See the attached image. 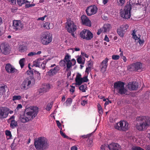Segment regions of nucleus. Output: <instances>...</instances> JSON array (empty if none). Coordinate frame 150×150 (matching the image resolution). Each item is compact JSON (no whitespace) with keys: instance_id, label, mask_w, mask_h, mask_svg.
I'll use <instances>...</instances> for the list:
<instances>
[{"instance_id":"nucleus-1","label":"nucleus","mask_w":150,"mask_h":150,"mask_svg":"<svg viewBox=\"0 0 150 150\" xmlns=\"http://www.w3.org/2000/svg\"><path fill=\"white\" fill-rule=\"evenodd\" d=\"M37 107L30 106L26 108L24 115L21 116V121L23 123L28 122L35 118L37 115L38 111Z\"/></svg>"},{"instance_id":"nucleus-2","label":"nucleus","mask_w":150,"mask_h":150,"mask_svg":"<svg viewBox=\"0 0 150 150\" xmlns=\"http://www.w3.org/2000/svg\"><path fill=\"white\" fill-rule=\"evenodd\" d=\"M137 122L136 128L139 131H143L150 125V118L144 116H140L136 118Z\"/></svg>"},{"instance_id":"nucleus-3","label":"nucleus","mask_w":150,"mask_h":150,"mask_svg":"<svg viewBox=\"0 0 150 150\" xmlns=\"http://www.w3.org/2000/svg\"><path fill=\"white\" fill-rule=\"evenodd\" d=\"M34 146L37 150H46L49 146L48 142L44 137H40L35 140Z\"/></svg>"},{"instance_id":"nucleus-4","label":"nucleus","mask_w":150,"mask_h":150,"mask_svg":"<svg viewBox=\"0 0 150 150\" xmlns=\"http://www.w3.org/2000/svg\"><path fill=\"white\" fill-rule=\"evenodd\" d=\"M125 83L121 81L115 82L114 85L115 91L121 95L125 94L127 92V91L125 88Z\"/></svg>"},{"instance_id":"nucleus-5","label":"nucleus","mask_w":150,"mask_h":150,"mask_svg":"<svg viewBox=\"0 0 150 150\" xmlns=\"http://www.w3.org/2000/svg\"><path fill=\"white\" fill-rule=\"evenodd\" d=\"M131 6L130 4H127L123 9H121L120 13V16L126 19L130 18Z\"/></svg>"},{"instance_id":"nucleus-6","label":"nucleus","mask_w":150,"mask_h":150,"mask_svg":"<svg viewBox=\"0 0 150 150\" xmlns=\"http://www.w3.org/2000/svg\"><path fill=\"white\" fill-rule=\"evenodd\" d=\"M40 39L42 44L45 45H48L52 40L51 35L47 32L42 33L40 35Z\"/></svg>"},{"instance_id":"nucleus-7","label":"nucleus","mask_w":150,"mask_h":150,"mask_svg":"<svg viewBox=\"0 0 150 150\" xmlns=\"http://www.w3.org/2000/svg\"><path fill=\"white\" fill-rule=\"evenodd\" d=\"M129 124L125 121H121L119 123H116L114 126L115 128L118 130L122 131H126L129 128Z\"/></svg>"},{"instance_id":"nucleus-8","label":"nucleus","mask_w":150,"mask_h":150,"mask_svg":"<svg viewBox=\"0 0 150 150\" xmlns=\"http://www.w3.org/2000/svg\"><path fill=\"white\" fill-rule=\"evenodd\" d=\"M34 80L32 77L25 79L22 82L21 85V88L24 90H26L30 87L32 82H33Z\"/></svg>"},{"instance_id":"nucleus-9","label":"nucleus","mask_w":150,"mask_h":150,"mask_svg":"<svg viewBox=\"0 0 150 150\" xmlns=\"http://www.w3.org/2000/svg\"><path fill=\"white\" fill-rule=\"evenodd\" d=\"M142 67V64L140 62H137L133 63L128 66L127 69L129 71H138Z\"/></svg>"},{"instance_id":"nucleus-10","label":"nucleus","mask_w":150,"mask_h":150,"mask_svg":"<svg viewBox=\"0 0 150 150\" xmlns=\"http://www.w3.org/2000/svg\"><path fill=\"white\" fill-rule=\"evenodd\" d=\"M79 35L81 38L87 40H91L93 37L92 33L87 30H83L81 32Z\"/></svg>"},{"instance_id":"nucleus-11","label":"nucleus","mask_w":150,"mask_h":150,"mask_svg":"<svg viewBox=\"0 0 150 150\" xmlns=\"http://www.w3.org/2000/svg\"><path fill=\"white\" fill-rule=\"evenodd\" d=\"M12 26L15 31H19L23 29L24 25L20 20H14L13 21Z\"/></svg>"},{"instance_id":"nucleus-12","label":"nucleus","mask_w":150,"mask_h":150,"mask_svg":"<svg viewBox=\"0 0 150 150\" xmlns=\"http://www.w3.org/2000/svg\"><path fill=\"white\" fill-rule=\"evenodd\" d=\"M66 27L67 29V31L69 32H75L76 29V26L73 22L70 20H67Z\"/></svg>"},{"instance_id":"nucleus-13","label":"nucleus","mask_w":150,"mask_h":150,"mask_svg":"<svg viewBox=\"0 0 150 150\" xmlns=\"http://www.w3.org/2000/svg\"><path fill=\"white\" fill-rule=\"evenodd\" d=\"M0 50L1 52L5 55L9 54L11 51V48L8 44L3 43L1 45Z\"/></svg>"},{"instance_id":"nucleus-14","label":"nucleus","mask_w":150,"mask_h":150,"mask_svg":"<svg viewBox=\"0 0 150 150\" xmlns=\"http://www.w3.org/2000/svg\"><path fill=\"white\" fill-rule=\"evenodd\" d=\"M97 8L95 5L88 7L86 9V12L88 16H91L95 14L97 12Z\"/></svg>"},{"instance_id":"nucleus-15","label":"nucleus","mask_w":150,"mask_h":150,"mask_svg":"<svg viewBox=\"0 0 150 150\" xmlns=\"http://www.w3.org/2000/svg\"><path fill=\"white\" fill-rule=\"evenodd\" d=\"M129 27V26L127 24L121 25L117 30V33L120 36L123 37L125 33V30L128 28Z\"/></svg>"},{"instance_id":"nucleus-16","label":"nucleus","mask_w":150,"mask_h":150,"mask_svg":"<svg viewBox=\"0 0 150 150\" xmlns=\"http://www.w3.org/2000/svg\"><path fill=\"white\" fill-rule=\"evenodd\" d=\"M108 60V58H106L100 63L99 67L100 71L102 73H104L106 70Z\"/></svg>"},{"instance_id":"nucleus-17","label":"nucleus","mask_w":150,"mask_h":150,"mask_svg":"<svg viewBox=\"0 0 150 150\" xmlns=\"http://www.w3.org/2000/svg\"><path fill=\"white\" fill-rule=\"evenodd\" d=\"M81 20L82 24L89 27L91 26V21L86 15H83L81 16Z\"/></svg>"},{"instance_id":"nucleus-18","label":"nucleus","mask_w":150,"mask_h":150,"mask_svg":"<svg viewBox=\"0 0 150 150\" xmlns=\"http://www.w3.org/2000/svg\"><path fill=\"white\" fill-rule=\"evenodd\" d=\"M127 87L130 90H135L138 88L139 85L136 81L130 82L127 84Z\"/></svg>"},{"instance_id":"nucleus-19","label":"nucleus","mask_w":150,"mask_h":150,"mask_svg":"<svg viewBox=\"0 0 150 150\" xmlns=\"http://www.w3.org/2000/svg\"><path fill=\"white\" fill-rule=\"evenodd\" d=\"M5 69L6 71L9 73H13L14 72H16L18 71L17 69L9 63L6 64Z\"/></svg>"},{"instance_id":"nucleus-20","label":"nucleus","mask_w":150,"mask_h":150,"mask_svg":"<svg viewBox=\"0 0 150 150\" xmlns=\"http://www.w3.org/2000/svg\"><path fill=\"white\" fill-rule=\"evenodd\" d=\"M8 114V112L7 109L5 107H0V118H6Z\"/></svg>"},{"instance_id":"nucleus-21","label":"nucleus","mask_w":150,"mask_h":150,"mask_svg":"<svg viewBox=\"0 0 150 150\" xmlns=\"http://www.w3.org/2000/svg\"><path fill=\"white\" fill-rule=\"evenodd\" d=\"M108 146L110 150H120L121 149L120 145L116 143H111Z\"/></svg>"},{"instance_id":"nucleus-22","label":"nucleus","mask_w":150,"mask_h":150,"mask_svg":"<svg viewBox=\"0 0 150 150\" xmlns=\"http://www.w3.org/2000/svg\"><path fill=\"white\" fill-rule=\"evenodd\" d=\"M111 28V25L108 23L105 24L102 28V30L103 31V33L107 32H108Z\"/></svg>"},{"instance_id":"nucleus-23","label":"nucleus","mask_w":150,"mask_h":150,"mask_svg":"<svg viewBox=\"0 0 150 150\" xmlns=\"http://www.w3.org/2000/svg\"><path fill=\"white\" fill-rule=\"evenodd\" d=\"M42 60L41 59H38L34 61L33 62V64L31 66L33 67L35 66L36 67H40V65L42 62Z\"/></svg>"},{"instance_id":"nucleus-24","label":"nucleus","mask_w":150,"mask_h":150,"mask_svg":"<svg viewBox=\"0 0 150 150\" xmlns=\"http://www.w3.org/2000/svg\"><path fill=\"white\" fill-rule=\"evenodd\" d=\"M56 73V67L51 69L47 73V75L50 76L55 75Z\"/></svg>"},{"instance_id":"nucleus-25","label":"nucleus","mask_w":150,"mask_h":150,"mask_svg":"<svg viewBox=\"0 0 150 150\" xmlns=\"http://www.w3.org/2000/svg\"><path fill=\"white\" fill-rule=\"evenodd\" d=\"M6 86L4 85H0V98L5 92Z\"/></svg>"},{"instance_id":"nucleus-26","label":"nucleus","mask_w":150,"mask_h":150,"mask_svg":"<svg viewBox=\"0 0 150 150\" xmlns=\"http://www.w3.org/2000/svg\"><path fill=\"white\" fill-rule=\"evenodd\" d=\"M17 126V123L16 121L14 120H12L11 121L10 126L12 129L14 128Z\"/></svg>"},{"instance_id":"nucleus-27","label":"nucleus","mask_w":150,"mask_h":150,"mask_svg":"<svg viewBox=\"0 0 150 150\" xmlns=\"http://www.w3.org/2000/svg\"><path fill=\"white\" fill-rule=\"evenodd\" d=\"M17 2L18 5L21 6L23 4L26 3H30V2L27 0H17Z\"/></svg>"},{"instance_id":"nucleus-28","label":"nucleus","mask_w":150,"mask_h":150,"mask_svg":"<svg viewBox=\"0 0 150 150\" xmlns=\"http://www.w3.org/2000/svg\"><path fill=\"white\" fill-rule=\"evenodd\" d=\"M30 64H28V67L29 70V71L31 74H33V72H35V73H37L40 76V74L39 72L36 71L34 69H32L30 66Z\"/></svg>"},{"instance_id":"nucleus-29","label":"nucleus","mask_w":150,"mask_h":150,"mask_svg":"<svg viewBox=\"0 0 150 150\" xmlns=\"http://www.w3.org/2000/svg\"><path fill=\"white\" fill-rule=\"evenodd\" d=\"M25 61V59L24 58H23L20 59L19 61V64L22 69L23 68L24 66Z\"/></svg>"},{"instance_id":"nucleus-30","label":"nucleus","mask_w":150,"mask_h":150,"mask_svg":"<svg viewBox=\"0 0 150 150\" xmlns=\"http://www.w3.org/2000/svg\"><path fill=\"white\" fill-rule=\"evenodd\" d=\"M45 92H46L48 91L50 88V86L49 84H46L44 85V87L43 88Z\"/></svg>"},{"instance_id":"nucleus-31","label":"nucleus","mask_w":150,"mask_h":150,"mask_svg":"<svg viewBox=\"0 0 150 150\" xmlns=\"http://www.w3.org/2000/svg\"><path fill=\"white\" fill-rule=\"evenodd\" d=\"M19 50L21 52H24L27 50V47L23 45H20L19 47Z\"/></svg>"},{"instance_id":"nucleus-32","label":"nucleus","mask_w":150,"mask_h":150,"mask_svg":"<svg viewBox=\"0 0 150 150\" xmlns=\"http://www.w3.org/2000/svg\"><path fill=\"white\" fill-rule=\"evenodd\" d=\"M53 104V102H51L50 103H48L46 106V110L48 111H50L51 109Z\"/></svg>"},{"instance_id":"nucleus-33","label":"nucleus","mask_w":150,"mask_h":150,"mask_svg":"<svg viewBox=\"0 0 150 150\" xmlns=\"http://www.w3.org/2000/svg\"><path fill=\"white\" fill-rule=\"evenodd\" d=\"M98 112L100 115H102L103 113V109L100 104L98 105Z\"/></svg>"},{"instance_id":"nucleus-34","label":"nucleus","mask_w":150,"mask_h":150,"mask_svg":"<svg viewBox=\"0 0 150 150\" xmlns=\"http://www.w3.org/2000/svg\"><path fill=\"white\" fill-rule=\"evenodd\" d=\"M5 134L8 137V139H10L12 137V135L11 134V132L7 130L5 131Z\"/></svg>"},{"instance_id":"nucleus-35","label":"nucleus","mask_w":150,"mask_h":150,"mask_svg":"<svg viewBox=\"0 0 150 150\" xmlns=\"http://www.w3.org/2000/svg\"><path fill=\"white\" fill-rule=\"evenodd\" d=\"M50 23L48 22H45L43 25V27L47 29H50L52 28L50 27Z\"/></svg>"},{"instance_id":"nucleus-36","label":"nucleus","mask_w":150,"mask_h":150,"mask_svg":"<svg viewBox=\"0 0 150 150\" xmlns=\"http://www.w3.org/2000/svg\"><path fill=\"white\" fill-rule=\"evenodd\" d=\"M21 98V97L20 96H14L13 97V101H15L16 100H20Z\"/></svg>"},{"instance_id":"nucleus-37","label":"nucleus","mask_w":150,"mask_h":150,"mask_svg":"<svg viewBox=\"0 0 150 150\" xmlns=\"http://www.w3.org/2000/svg\"><path fill=\"white\" fill-rule=\"evenodd\" d=\"M68 62H67V63L66 64L67 65V70L69 69L70 68L72 65V63L70 60H68Z\"/></svg>"},{"instance_id":"nucleus-38","label":"nucleus","mask_w":150,"mask_h":150,"mask_svg":"<svg viewBox=\"0 0 150 150\" xmlns=\"http://www.w3.org/2000/svg\"><path fill=\"white\" fill-rule=\"evenodd\" d=\"M86 86H84V85H81L80 86L79 89L81 91H82L83 92H85L86 91Z\"/></svg>"},{"instance_id":"nucleus-39","label":"nucleus","mask_w":150,"mask_h":150,"mask_svg":"<svg viewBox=\"0 0 150 150\" xmlns=\"http://www.w3.org/2000/svg\"><path fill=\"white\" fill-rule=\"evenodd\" d=\"M47 63L46 61H43L40 65V67H41L43 69H44L45 68V65Z\"/></svg>"},{"instance_id":"nucleus-40","label":"nucleus","mask_w":150,"mask_h":150,"mask_svg":"<svg viewBox=\"0 0 150 150\" xmlns=\"http://www.w3.org/2000/svg\"><path fill=\"white\" fill-rule=\"evenodd\" d=\"M75 81L77 84L79 85H81L83 82L82 79H75Z\"/></svg>"},{"instance_id":"nucleus-41","label":"nucleus","mask_w":150,"mask_h":150,"mask_svg":"<svg viewBox=\"0 0 150 150\" xmlns=\"http://www.w3.org/2000/svg\"><path fill=\"white\" fill-rule=\"evenodd\" d=\"M77 62L80 64H83L84 63V61H82V58L81 57H79L77 59Z\"/></svg>"},{"instance_id":"nucleus-42","label":"nucleus","mask_w":150,"mask_h":150,"mask_svg":"<svg viewBox=\"0 0 150 150\" xmlns=\"http://www.w3.org/2000/svg\"><path fill=\"white\" fill-rule=\"evenodd\" d=\"M120 58V56L119 55H113L112 56V59L113 60H117L119 59Z\"/></svg>"},{"instance_id":"nucleus-43","label":"nucleus","mask_w":150,"mask_h":150,"mask_svg":"<svg viewBox=\"0 0 150 150\" xmlns=\"http://www.w3.org/2000/svg\"><path fill=\"white\" fill-rule=\"evenodd\" d=\"M59 64L61 67L65 66L66 65V61L63 60L59 62Z\"/></svg>"},{"instance_id":"nucleus-44","label":"nucleus","mask_w":150,"mask_h":150,"mask_svg":"<svg viewBox=\"0 0 150 150\" xmlns=\"http://www.w3.org/2000/svg\"><path fill=\"white\" fill-rule=\"evenodd\" d=\"M88 75H85L84 77L82 78V81L83 82H86L88 81Z\"/></svg>"},{"instance_id":"nucleus-45","label":"nucleus","mask_w":150,"mask_h":150,"mask_svg":"<svg viewBox=\"0 0 150 150\" xmlns=\"http://www.w3.org/2000/svg\"><path fill=\"white\" fill-rule=\"evenodd\" d=\"M117 2L119 5L120 6H122L125 3V0H117Z\"/></svg>"},{"instance_id":"nucleus-46","label":"nucleus","mask_w":150,"mask_h":150,"mask_svg":"<svg viewBox=\"0 0 150 150\" xmlns=\"http://www.w3.org/2000/svg\"><path fill=\"white\" fill-rule=\"evenodd\" d=\"M131 150H144L142 148L139 146L133 147Z\"/></svg>"},{"instance_id":"nucleus-47","label":"nucleus","mask_w":150,"mask_h":150,"mask_svg":"<svg viewBox=\"0 0 150 150\" xmlns=\"http://www.w3.org/2000/svg\"><path fill=\"white\" fill-rule=\"evenodd\" d=\"M71 56L67 54L65 57L64 59L66 62H68V60H70Z\"/></svg>"},{"instance_id":"nucleus-48","label":"nucleus","mask_w":150,"mask_h":150,"mask_svg":"<svg viewBox=\"0 0 150 150\" xmlns=\"http://www.w3.org/2000/svg\"><path fill=\"white\" fill-rule=\"evenodd\" d=\"M22 106L21 104H19L17 105L16 108L15 109V111H17L19 109L22 108Z\"/></svg>"},{"instance_id":"nucleus-49","label":"nucleus","mask_w":150,"mask_h":150,"mask_svg":"<svg viewBox=\"0 0 150 150\" xmlns=\"http://www.w3.org/2000/svg\"><path fill=\"white\" fill-rule=\"evenodd\" d=\"M62 130H60V134L64 138H68V137L67 136L65 133H64Z\"/></svg>"},{"instance_id":"nucleus-50","label":"nucleus","mask_w":150,"mask_h":150,"mask_svg":"<svg viewBox=\"0 0 150 150\" xmlns=\"http://www.w3.org/2000/svg\"><path fill=\"white\" fill-rule=\"evenodd\" d=\"M72 101V99L71 98H68L66 100V102L67 103L70 104H71Z\"/></svg>"},{"instance_id":"nucleus-51","label":"nucleus","mask_w":150,"mask_h":150,"mask_svg":"<svg viewBox=\"0 0 150 150\" xmlns=\"http://www.w3.org/2000/svg\"><path fill=\"white\" fill-rule=\"evenodd\" d=\"M141 3H138L135 4L134 6L136 8H139L141 7Z\"/></svg>"},{"instance_id":"nucleus-52","label":"nucleus","mask_w":150,"mask_h":150,"mask_svg":"<svg viewBox=\"0 0 150 150\" xmlns=\"http://www.w3.org/2000/svg\"><path fill=\"white\" fill-rule=\"evenodd\" d=\"M35 5L34 4H26L25 5V7L26 8H28L34 6Z\"/></svg>"},{"instance_id":"nucleus-53","label":"nucleus","mask_w":150,"mask_h":150,"mask_svg":"<svg viewBox=\"0 0 150 150\" xmlns=\"http://www.w3.org/2000/svg\"><path fill=\"white\" fill-rule=\"evenodd\" d=\"M57 125L58 127L61 129L62 130V125L59 121L58 120H57Z\"/></svg>"},{"instance_id":"nucleus-54","label":"nucleus","mask_w":150,"mask_h":150,"mask_svg":"<svg viewBox=\"0 0 150 150\" xmlns=\"http://www.w3.org/2000/svg\"><path fill=\"white\" fill-rule=\"evenodd\" d=\"M91 71V68L90 67H87L85 70V73H87V75H88L89 74V72Z\"/></svg>"},{"instance_id":"nucleus-55","label":"nucleus","mask_w":150,"mask_h":150,"mask_svg":"<svg viewBox=\"0 0 150 150\" xmlns=\"http://www.w3.org/2000/svg\"><path fill=\"white\" fill-rule=\"evenodd\" d=\"M17 0H9V2L11 4H16Z\"/></svg>"},{"instance_id":"nucleus-56","label":"nucleus","mask_w":150,"mask_h":150,"mask_svg":"<svg viewBox=\"0 0 150 150\" xmlns=\"http://www.w3.org/2000/svg\"><path fill=\"white\" fill-rule=\"evenodd\" d=\"M36 54V52H30L28 54V56H33L34 55H35Z\"/></svg>"},{"instance_id":"nucleus-57","label":"nucleus","mask_w":150,"mask_h":150,"mask_svg":"<svg viewBox=\"0 0 150 150\" xmlns=\"http://www.w3.org/2000/svg\"><path fill=\"white\" fill-rule=\"evenodd\" d=\"M93 141L92 140H90L89 143L88 144V146L90 147H92L93 145Z\"/></svg>"},{"instance_id":"nucleus-58","label":"nucleus","mask_w":150,"mask_h":150,"mask_svg":"<svg viewBox=\"0 0 150 150\" xmlns=\"http://www.w3.org/2000/svg\"><path fill=\"white\" fill-rule=\"evenodd\" d=\"M81 74H80L79 73H78L76 76V77L75 79H82V78H81Z\"/></svg>"},{"instance_id":"nucleus-59","label":"nucleus","mask_w":150,"mask_h":150,"mask_svg":"<svg viewBox=\"0 0 150 150\" xmlns=\"http://www.w3.org/2000/svg\"><path fill=\"white\" fill-rule=\"evenodd\" d=\"M108 99V101H106L105 102V103L104 104V105H105V106H106L107 105H108L109 103H112V102H111V101L110 100L108 99Z\"/></svg>"},{"instance_id":"nucleus-60","label":"nucleus","mask_w":150,"mask_h":150,"mask_svg":"<svg viewBox=\"0 0 150 150\" xmlns=\"http://www.w3.org/2000/svg\"><path fill=\"white\" fill-rule=\"evenodd\" d=\"M38 92L39 93H42L45 92V91H44L43 90V88H40L39 90H38Z\"/></svg>"},{"instance_id":"nucleus-61","label":"nucleus","mask_w":150,"mask_h":150,"mask_svg":"<svg viewBox=\"0 0 150 150\" xmlns=\"http://www.w3.org/2000/svg\"><path fill=\"white\" fill-rule=\"evenodd\" d=\"M87 103V101L83 100L81 101V104L83 106H84Z\"/></svg>"},{"instance_id":"nucleus-62","label":"nucleus","mask_w":150,"mask_h":150,"mask_svg":"<svg viewBox=\"0 0 150 150\" xmlns=\"http://www.w3.org/2000/svg\"><path fill=\"white\" fill-rule=\"evenodd\" d=\"M104 40L107 42H109V38L108 37L107 35H106L105 36Z\"/></svg>"},{"instance_id":"nucleus-63","label":"nucleus","mask_w":150,"mask_h":150,"mask_svg":"<svg viewBox=\"0 0 150 150\" xmlns=\"http://www.w3.org/2000/svg\"><path fill=\"white\" fill-rule=\"evenodd\" d=\"M47 17V16L46 15H45L43 17L38 18V20H41L42 21H43L45 19V17Z\"/></svg>"},{"instance_id":"nucleus-64","label":"nucleus","mask_w":150,"mask_h":150,"mask_svg":"<svg viewBox=\"0 0 150 150\" xmlns=\"http://www.w3.org/2000/svg\"><path fill=\"white\" fill-rule=\"evenodd\" d=\"M105 145H102L100 147L101 150H105Z\"/></svg>"}]
</instances>
